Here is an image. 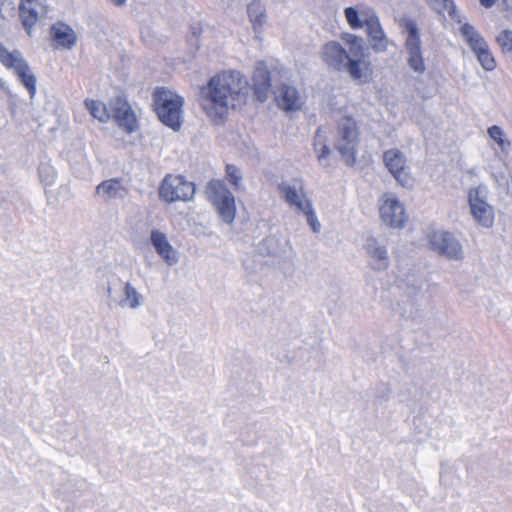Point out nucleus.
I'll list each match as a JSON object with an SVG mask.
<instances>
[{
  "mask_svg": "<svg viewBox=\"0 0 512 512\" xmlns=\"http://www.w3.org/2000/svg\"><path fill=\"white\" fill-rule=\"evenodd\" d=\"M249 84L244 75L235 70H224L212 76L201 88L200 105L215 124H223L230 111L247 102Z\"/></svg>",
  "mask_w": 512,
  "mask_h": 512,
  "instance_id": "1",
  "label": "nucleus"
},
{
  "mask_svg": "<svg viewBox=\"0 0 512 512\" xmlns=\"http://www.w3.org/2000/svg\"><path fill=\"white\" fill-rule=\"evenodd\" d=\"M349 45V53L337 41H328L320 51L323 63L334 71H347L349 76L360 83H367L372 78L371 63L365 60V48L361 38L353 34H347L343 38Z\"/></svg>",
  "mask_w": 512,
  "mask_h": 512,
  "instance_id": "2",
  "label": "nucleus"
},
{
  "mask_svg": "<svg viewBox=\"0 0 512 512\" xmlns=\"http://www.w3.org/2000/svg\"><path fill=\"white\" fill-rule=\"evenodd\" d=\"M184 99L165 87H158L153 92V108L159 120L174 131L182 125Z\"/></svg>",
  "mask_w": 512,
  "mask_h": 512,
  "instance_id": "3",
  "label": "nucleus"
},
{
  "mask_svg": "<svg viewBox=\"0 0 512 512\" xmlns=\"http://www.w3.org/2000/svg\"><path fill=\"white\" fill-rule=\"evenodd\" d=\"M359 135V127L353 117L344 116L337 121L334 145L348 166L356 163Z\"/></svg>",
  "mask_w": 512,
  "mask_h": 512,
  "instance_id": "4",
  "label": "nucleus"
},
{
  "mask_svg": "<svg viewBox=\"0 0 512 512\" xmlns=\"http://www.w3.org/2000/svg\"><path fill=\"white\" fill-rule=\"evenodd\" d=\"M209 201L215 206L220 217L231 223L236 214L235 198L226 187L223 180L213 179L206 186Z\"/></svg>",
  "mask_w": 512,
  "mask_h": 512,
  "instance_id": "5",
  "label": "nucleus"
},
{
  "mask_svg": "<svg viewBox=\"0 0 512 512\" xmlns=\"http://www.w3.org/2000/svg\"><path fill=\"white\" fill-rule=\"evenodd\" d=\"M0 63L8 70H13L19 81L26 87L30 97L36 93V77L30 71V67L19 51H8L0 43Z\"/></svg>",
  "mask_w": 512,
  "mask_h": 512,
  "instance_id": "6",
  "label": "nucleus"
},
{
  "mask_svg": "<svg viewBox=\"0 0 512 512\" xmlns=\"http://www.w3.org/2000/svg\"><path fill=\"white\" fill-rule=\"evenodd\" d=\"M158 192L159 197L167 203L188 201L194 196L195 185L181 175L168 174L162 180Z\"/></svg>",
  "mask_w": 512,
  "mask_h": 512,
  "instance_id": "7",
  "label": "nucleus"
},
{
  "mask_svg": "<svg viewBox=\"0 0 512 512\" xmlns=\"http://www.w3.org/2000/svg\"><path fill=\"white\" fill-rule=\"evenodd\" d=\"M461 34L475 53L483 69L493 71L496 68V60L484 38L469 23H464L461 26Z\"/></svg>",
  "mask_w": 512,
  "mask_h": 512,
  "instance_id": "8",
  "label": "nucleus"
},
{
  "mask_svg": "<svg viewBox=\"0 0 512 512\" xmlns=\"http://www.w3.org/2000/svg\"><path fill=\"white\" fill-rule=\"evenodd\" d=\"M278 189L287 204L303 213L311 229L314 232H318L320 230V223L312 208L311 201L305 196L304 192L302 190L298 191L295 187L286 184H280Z\"/></svg>",
  "mask_w": 512,
  "mask_h": 512,
  "instance_id": "9",
  "label": "nucleus"
},
{
  "mask_svg": "<svg viewBox=\"0 0 512 512\" xmlns=\"http://www.w3.org/2000/svg\"><path fill=\"white\" fill-rule=\"evenodd\" d=\"M109 107L117 125L126 133L131 134L139 128L138 119L132 106L123 95L110 99Z\"/></svg>",
  "mask_w": 512,
  "mask_h": 512,
  "instance_id": "10",
  "label": "nucleus"
},
{
  "mask_svg": "<svg viewBox=\"0 0 512 512\" xmlns=\"http://www.w3.org/2000/svg\"><path fill=\"white\" fill-rule=\"evenodd\" d=\"M401 27L408 34L405 46L409 52L408 64L417 73H423L425 70L424 60L420 49V35L417 23L412 19H404Z\"/></svg>",
  "mask_w": 512,
  "mask_h": 512,
  "instance_id": "11",
  "label": "nucleus"
},
{
  "mask_svg": "<svg viewBox=\"0 0 512 512\" xmlns=\"http://www.w3.org/2000/svg\"><path fill=\"white\" fill-rule=\"evenodd\" d=\"M428 239L431 249L438 254L453 259L460 258L461 246L450 232L433 231Z\"/></svg>",
  "mask_w": 512,
  "mask_h": 512,
  "instance_id": "12",
  "label": "nucleus"
},
{
  "mask_svg": "<svg viewBox=\"0 0 512 512\" xmlns=\"http://www.w3.org/2000/svg\"><path fill=\"white\" fill-rule=\"evenodd\" d=\"M251 82V89L255 99L260 103L265 102L271 92L272 83L270 70L264 61L256 63L251 76Z\"/></svg>",
  "mask_w": 512,
  "mask_h": 512,
  "instance_id": "13",
  "label": "nucleus"
},
{
  "mask_svg": "<svg viewBox=\"0 0 512 512\" xmlns=\"http://www.w3.org/2000/svg\"><path fill=\"white\" fill-rule=\"evenodd\" d=\"M379 212L383 222L391 227H401L407 218L403 205L389 194L382 197Z\"/></svg>",
  "mask_w": 512,
  "mask_h": 512,
  "instance_id": "14",
  "label": "nucleus"
},
{
  "mask_svg": "<svg viewBox=\"0 0 512 512\" xmlns=\"http://www.w3.org/2000/svg\"><path fill=\"white\" fill-rule=\"evenodd\" d=\"M383 161L389 172L402 186L411 184L412 177L407 170L406 159L401 151L398 149L385 151Z\"/></svg>",
  "mask_w": 512,
  "mask_h": 512,
  "instance_id": "15",
  "label": "nucleus"
},
{
  "mask_svg": "<svg viewBox=\"0 0 512 512\" xmlns=\"http://www.w3.org/2000/svg\"><path fill=\"white\" fill-rule=\"evenodd\" d=\"M49 35L51 45L55 50H71L78 40L74 29L62 21L51 25Z\"/></svg>",
  "mask_w": 512,
  "mask_h": 512,
  "instance_id": "16",
  "label": "nucleus"
},
{
  "mask_svg": "<svg viewBox=\"0 0 512 512\" xmlns=\"http://www.w3.org/2000/svg\"><path fill=\"white\" fill-rule=\"evenodd\" d=\"M366 32L373 50L385 51L388 47V39L381 27L379 18L371 13L364 17Z\"/></svg>",
  "mask_w": 512,
  "mask_h": 512,
  "instance_id": "17",
  "label": "nucleus"
},
{
  "mask_svg": "<svg viewBox=\"0 0 512 512\" xmlns=\"http://www.w3.org/2000/svg\"><path fill=\"white\" fill-rule=\"evenodd\" d=\"M43 12H45V7L39 0H21L19 15L22 25L28 34H31L32 28L38 22Z\"/></svg>",
  "mask_w": 512,
  "mask_h": 512,
  "instance_id": "18",
  "label": "nucleus"
},
{
  "mask_svg": "<svg viewBox=\"0 0 512 512\" xmlns=\"http://www.w3.org/2000/svg\"><path fill=\"white\" fill-rule=\"evenodd\" d=\"M275 101L279 108L286 112L297 111L302 108V98L295 87L283 84L275 93Z\"/></svg>",
  "mask_w": 512,
  "mask_h": 512,
  "instance_id": "19",
  "label": "nucleus"
},
{
  "mask_svg": "<svg viewBox=\"0 0 512 512\" xmlns=\"http://www.w3.org/2000/svg\"><path fill=\"white\" fill-rule=\"evenodd\" d=\"M151 243L157 254L169 265L177 262V253L168 241L167 236L159 231L152 230L150 235Z\"/></svg>",
  "mask_w": 512,
  "mask_h": 512,
  "instance_id": "20",
  "label": "nucleus"
},
{
  "mask_svg": "<svg viewBox=\"0 0 512 512\" xmlns=\"http://www.w3.org/2000/svg\"><path fill=\"white\" fill-rule=\"evenodd\" d=\"M470 207L474 218L480 225L492 226L494 221L493 209L485 201L470 194Z\"/></svg>",
  "mask_w": 512,
  "mask_h": 512,
  "instance_id": "21",
  "label": "nucleus"
},
{
  "mask_svg": "<svg viewBox=\"0 0 512 512\" xmlns=\"http://www.w3.org/2000/svg\"><path fill=\"white\" fill-rule=\"evenodd\" d=\"M247 14L254 32L256 34L261 33L266 23V12L263 4L258 0H253L247 6Z\"/></svg>",
  "mask_w": 512,
  "mask_h": 512,
  "instance_id": "22",
  "label": "nucleus"
},
{
  "mask_svg": "<svg viewBox=\"0 0 512 512\" xmlns=\"http://www.w3.org/2000/svg\"><path fill=\"white\" fill-rule=\"evenodd\" d=\"M84 104L93 118L102 123H106L110 120L111 113L109 112L106 104L103 102L93 99H86Z\"/></svg>",
  "mask_w": 512,
  "mask_h": 512,
  "instance_id": "23",
  "label": "nucleus"
},
{
  "mask_svg": "<svg viewBox=\"0 0 512 512\" xmlns=\"http://www.w3.org/2000/svg\"><path fill=\"white\" fill-rule=\"evenodd\" d=\"M104 193L108 198H116L121 196V192H126V189L122 186L120 179H109L102 181L96 187V193Z\"/></svg>",
  "mask_w": 512,
  "mask_h": 512,
  "instance_id": "24",
  "label": "nucleus"
},
{
  "mask_svg": "<svg viewBox=\"0 0 512 512\" xmlns=\"http://www.w3.org/2000/svg\"><path fill=\"white\" fill-rule=\"evenodd\" d=\"M345 17L352 29H360L365 26L364 17L370 15L372 12H362V19L359 17L358 11L353 7H347L345 9Z\"/></svg>",
  "mask_w": 512,
  "mask_h": 512,
  "instance_id": "25",
  "label": "nucleus"
},
{
  "mask_svg": "<svg viewBox=\"0 0 512 512\" xmlns=\"http://www.w3.org/2000/svg\"><path fill=\"white\" fill-rule=\"evenodd\" d=\"M487 132L490 138H492L496 142V144L502 151L508 150V148L510 147V141L506 139L505 133L501 127L493 125L488 128Z\"/></svg>",
  "mask_w": 512,
  "mask_h": 512,
  "instance_id": "26",
  "label": "nucleus"
},
{
  "mask_svg": "<svg viewBox=\"0 0 512 512\" xmlns=\"http://www.w3.org/2000/svg\"><path fill=\"white\" fill-rule=\"evenodd\" d=\"M125 297L122 302L131 308H136L140 304L141 295L136 291L130 283H126L124 287Z\"/></svg>",
  "mask_w": 512,
  "mask_h": 512,
  "instance_id": "27",
  "label": "nucleus"
},
{
  "mask_svg": "<svg viewBox=\"0 0 512 512\" xmlns=\"http://www.w3.org/2000/svg\"><path fill=\"white\" fill-rule=\"evenodd\" d=\"M496 42L503 53L512 52V30H502L496 37Z\"/></svg>",
  "mask_w": 512,
  "mask_h": 512,
  "instance_id": "28",
  "label": "nucleus"
},
{
  "mask_svg": "<svg viewBox=\"0 0 512 512\" xmlns=\"http://www.w3.org/2000/svg\"><path fill=\"white\" fill-rule=\"evenodd\" d=\"M429 3L439 13L447 12L450 16H454L456 13V8L453 0H429Z\"/></svg>",
  "mask_w": 512,
  "mask_h": 512,
  "instance_id": "29",
  "label": "nucleus"
},
{
  "mask_svg": "<svg viewBox=\"0 0 512 512\" xmlns=\"http://www.w3.org/2000/svg\"><path fill=\"white\" fill-rule=\"evenodd\" d=\"M368 252L372 258L383 262L381 266H378L379 269L387 267V251L384 247L370 248L369 246Z\"/></svg>",
  "mask_w": 512,
  "mask_h": 512,
  "instance_id": "30",
  "label": "nucleus"
},
{
  "mask_svg": "<svg viewBox=\"0 0 512 512\" xmlns=\"http://www.w3.org/2000/svg\"><path fill=\"white\" fill-rule=\"evenodd\" d=\"M226 176L227 180L235 187L238 188L241 176L236 166L232 164L226 165Z\"/></svg>",
  "mask_w": 512,
  "mask_h": 512,
  "instance_id": "31",
  "label": "nucleus"
},
{
  "mask_svg": "<svg viewBox=\"0 0 512 512\" xmlns=\"http://www.w3.org/2000/svg\"><path fill=\"white\" fill-rule=\"evenodd\" d=\"M318 137H320V128L316 132V138H318ZM314 148H315L316 152L318 153L319 160L326 158L330 154L329 147L327 145H325L324 143L317 141V139H315Z\"/></svg>",
  "mask_w": 512,
  "mask_h": 512,
  "instance_id": "32",
  "label": "nucleus"
},
{
  "mask_svg": "<svg viewBox=\"0 0 512 512\" xmlns=\"http://www.w3.org/2000/svg\"><path fill=\"white\" fill-rule=\"evenodd\" d=\"M478 1L481 4V6H483L484 8H487V9L492 8L497 2V0H478Z\"/></svg>",
  "mask_w": 512,
  "mask_h": 512,
  "instance_id": "33",
  "label": "nucleus"
},
{
  "mask_svg": "<svg viewBox=\"0 0 512 512\" xmlns=\"http://www.w3.org/2000/svg\"><path fill=\"white\" fill-rule=\"evenodd\" d=\"M109 1L117 7H121V6L125 5L127 0H109Z\"/></svg>",
  "mask_w": 512,
  "mask_h": 512,
  "instance_id": "34",
  "label": "nucleus"
}]
</instances>
